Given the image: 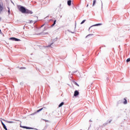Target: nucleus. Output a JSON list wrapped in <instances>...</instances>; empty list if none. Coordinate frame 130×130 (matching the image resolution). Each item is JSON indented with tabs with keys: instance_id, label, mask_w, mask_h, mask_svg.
Here are the masks:
<instances>
[{
	"instance_id": "obj_1",
	"label": "nucleus",
	"mask_w": 130,
	"mask_h": 130,
	"mask_svg": "<svg viewBox=\"0 0 130 130\" xmlns=\"http://www.w3.org/2000/svg\"><path fill=\"white\" fill-rule=\"evenodd\" d=\"M18 8L19 11L21 12V13H22V14H30V15L33 14L32 11L29 10L23 6H19L18 7Z\"/></svg>"
},
{
	"instance_id": "obj_2",
	"label": "nucleus",
	"mask_w": 130,
	"mask_h": 130,
	"mask_svg": "<svg viewBox=\"0 0 130 130\" xmlns=\"http://www.w3.org/2000/svg\"><path fill=\"white\" fill-rule=\"evenodd\" d=\"M20 127H22V128H26V129H33V128L30 127H27L25 126H20Z\"/></svg>"
},
{
	"instance_id": "obj_3",
	"label": "nucleus",
	"mask_w": 130,
	"mask_h": 130,
	"mask_svg": "<svg viewBox=\"0 0 130 130\" xmlns=\"http://www.w3.org/2000/svg\"><path fill=\"white\" fill-rule=\"evenodd\" d=\"M1 123H2V125H3L4 129L8 130V128H7V126H6V125L5 124V123H4V122L2 120H1Z\"/></svg>"
},
{
	"instance_id": "obj_4",
	"label": "nucleus",
	"mask_w": 130,
	"mask_h": 130,
	"mask_svg": "<svg viewBox=\"0 0 130 130\" xmlns=\"http://www.w3.org/2000/svg\"><path fill=\"white\" fill-rule=\"evenodd\" d=\"M36 22H37V21H36V20H29L28 23L29 24H35V23H36Z\"/></svg>"
},
{
	"instance_id": "obj_5",
	"label": "nucleus",
	"mask_w": 130,
	"mask_h": 130,
	"mask_svg": "<svg viewBox=\"0 0 130 130\" xmlns=\"http://www.w3.org/2000/svg\"><path fill=\"white\" fill-rule=\"evenodd\" d=\"M11 40H13V41H20V39L15 38H10Z\"/></svg>"
},
{
	"instance_id": "obj_6",
	"label": "nucleus",
	"mask_w": 130,
	"mask_h": 130,
	"mask_svg": "<svg viewBox=\"0 0 130 130\" xmlns=\"http://www.w3.org/2000/svg\"><path fill=\"white\" fill-rule=\"evenodd\" d=\"M79 95V91L78 90H75L74 92V96L76 97V96H78Z\"/></svg>"
},
{
	"instance_id": "obj_7",
	"label": "nucleus",
	"mask_w": 130,
	"mask_h": 130,
	"mask_svg": "<svg viewBox=\"0 0 130 130\" xmlns=\"http://www.w3.org/2000/svg\"><path fill=\"white\" fill-rule=\"evenodd\" d=\"M2 120H4V121H6V122H8V123H14V122H13V121H7L4 119H3Z\"/></svg>"
},
{
	"instance_id": "obj_8",
	"label": "nucleus",
	"mask_w": 130,
	"mask_h": 130,
	"mask_svg": "<svg viewBox=\"0 0 130 130\" xmlns=\"http://www.w3.org/2000/svg\"><path fill=\"white\" fill-rule=\"evenodd\" d=\"M43 109H45V107L42 108L41 109H40L39 110L37 111V112H40L42 110H43Z\"/></svg>"
},
{
	"instance_id": "obj_9",
	"label": "nucleus",
	"mask_w": 130,
	"mask_h": 130,
	"mask_svg": "<svg viewBox=\"0 0 130 130\" xmlns=\"http://www.w3.org/2000/svg\"><path fill=\"white\" fill-rule=\"evenodd\" d=\"M4 10V7H3V5H0V12L3 11Z\"/></svg>"
},
{
	"instance_id": "obj_10",
	"label": "nucleus",
	"mask_w": 130,
	"mask_h": 130,
	"mask_svg": "<svg viewBox=\"0 0 130 130\" xmlns=\"http://www.w3.org/2000/svg\"><path fill=\"white\" fill-rule=\"evenodd\" d=\"M68 6H71V5H72V1H71V0L68 1Z\"/></svg>"
},
{
	"instance_id": "obj_11",
	"label": "nucleus",
	"mask_w": 130,
	"mask_h": 130,
	"mask_svg": "<svg viewBox=\"0 0 130 130\" xmlns=\"http://www.w3.org/2000/svg\"><path fill=\"white\" fill-rule=\"evenodd\" d=\"M63 104H64V103H63V102L61 103L59 105L58 107H61V106H62V105H63Z\"/></svg>"
},
{
	"instance_id": "obj_12",
	"label": "nucleus",
	"mask_w": 130,
	"mask_h": 130,
	"mask_svg": "<svg viewBox=\"0 0 130 130\" xmlns=\"http://www.w3.org/2000/svg\"><path fill=\"white\" fill-rule=\"evenodd\" d=\"M124 101L123 102V104H127V101H126V99H124Z\"/></svg>"
},
{
	"instance_id": "obj_13",
	"label": "nucleus",
	"mask_w": 130,
	"mask_h": 130,
	"mask_svg": "<svg viewBox=\"0 0 130 130\" xmlns=\"http://www.w3.org/2000/svg\"><path fill=\"white\" fill-rule=\"evenodd\" d=\"M55 24H56V20H54L53 24L51 25V27H53Z\"/></svg>"
},
{
	"instance_id": "obj_14",
	"label": "nucleus",
	"mask_w": 130,
	"mask_h": 130,
	"mask_svg": "<svg viewBox=\"0 0 130 130\" xmlns=\"http://www.w3.org/2000/svg\"><path fill=\"white\" fill-rule=\"evenodd\" d=\"M95 4H96V0H93L92 7H94V6H95Z\"/></svg>"
},
{
	"instance_id": "obj_15",
	"label": "nucleus",
	"mask_w": 130,
	"mask_h": 130,
	"mask_svg": "<svg viewBox=\"0 0 130 130\" xmlns=\"http://www.w3.org/2000/svg\"><path fill=\"white\" fill-rule=\"evenodd\" d=\"M102 25V23H98L96 24H95L94 26H101Z\"/></svg>"
},
{
	"instance_id": "obj_16",
	"label": "nucleus",
	"mask_w": 130,
	"mask_h": 130,
	"mask_svg": "<svg viewBox=\"0 0 130 130\" xmlns=\"http://www.w3.org/2000/svg\"><path fill=\"white\" fill-rule=\"evenodd\" d=\"M8 14L9 15H10V14H11V11H10V8L8 7Z\"/></svg>"
},
{
	"instance_id": "obj_17",
	"label": "nucleus",
	"mask_w": 130,
	"mask_h": 130,
	"mask_svg": "<svg viewBox=\"0 0 130 130\" xmlns=\"http://www.w3.org/2000/svg\"><path fill=\"white\" fill-rule=\"evenodd\" d=\"M85 22H86V20H83V21L81 22V24H84V23H85Z\"/></svg>"
},
{
	"instance_id": "obj_18",
	"label": "nucleus",
	"mask_w": 130,
	"mask_h": 130,
	"mask_svg": "<svg viewBox=\"0 0 130 130\" xmlns=\"http://www.w3.org/2000/svg\"><path fill=\"white\" fill-rule=\"evenodd\" d=\"M130 61V58H127V59H126V62H129Z\"/></svg>"
},
{
	"instance_id": "obj_19",
	"label": "nucleus",
	"mask_w": 130,
	"mask_h": 130,
	"mask_svg": "<svg viewBox=\"0 0 130 130\" xmlns=\"http://www.w3.org/2000/svg\"><path fill=\"white\" fill-rule=\"evenodd\" d=\"M44 121H45V122H48L49 121L47 120H44Z\"/></svg>"
},
{
	"instance_id": "obj_20",
	"label": "nucleus",
	"mask_w": 130,
	"mask_h": 130,
	"mask_svg": "<svg viewBox=\"0 0 130 130\" xmlns=\"http://www.w3.org/2000/svg\"><path fill=\"white\" fill-rule=\"evenodd\" d=\"M75 85H76V86H78L79 87V84H78V83H77V82H75Z\"/></svg>"
},
{
	"instance_id": "obj_21",
	"label": "nucleus",
	"mask_w": 130,
	"mask_h": 130,
	"mask_svg": "<svg viewBox=\"0 0 130 130\" xmlns=\"http://www.w3.org/2000/svg\"><path fill=\"white\" fill-rule=\"evenodd\" d=\"M43 26H44V24L42 25L41 26V27H43Z\"/></svg>"
},
{
	"instance_id": "obj_22",
	"label": "nucleus",
	"mask_w": 130,
	"mask_h": 130,
	"mask_svg": "<svg viewBox=\"0 0 130 130\" xmlns=\"http://www.w3.org/2000/svg\"><path fill=\"white\" fill-rule=\"evenodd\" d=\"M51 45H50L48 46V47H50Z\"/></svg>"
},
{
	"instance_id": "obj_23",
	"label": "nucleus",
	"mask_w": 130,
	"mask_h": 130,
	"mask_svg": "<svg viewBox=\"0 0 130 130\" xmlns=\"http://www.w3.org/2000/svg\"><path fill=\"white\" fill-rule=\"evenodd\" d=\"M1 20H2V18L0 17V21H1Z\"/></svg>"
},
{
	"instance_id": "obj_24",
	"label": "nucleus",
	"mask_w": 130,
	"mask_h": 130,
	"mask_svg": "<svg viewBox=\"0 0 130 130\" xmlns=\"http://www.w3.org/2000/svg\"><path fill=\"white\" fill-rule=\"evenodd\" d=\"M88 6H89V5H87V7H88Z\"/></svg>"
},
{
	"instance_id": "obj_25",
	"label": "nucleus",
	"mask_w": 130,
	"mask_h": 130,
	"mask_svg": "<svg viewBox=\"0 0 130 130\" xmlns=\"http://www.w3.org/2000/svg\"><path fill=\"white\" fill-rule=\"evenodd\" d=\"M90 35H89L88 36H90Z\"/></svg>"
},
{
	"instance_id": "obj_26",
	"label": "nucleus",
	"mask_w": 130,
	"mask_h": 130,
	"mask_svg": "<svg viewBox=\"0 0 130 130\" xmlns=\"http://www.w3.org/2000/svg\"><path fill=\"white\" fill-rule=\"evenodd\" d=\"M1 29H0V32H1Z\"/></svg>"
}]
</instances>
